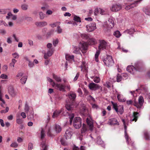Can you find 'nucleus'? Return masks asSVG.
<instances>
[{
    "mask_svg": "<svg viewBox=\"0 0 150 150\" xmlns=\"http://www.w3.org/2000/svg\"><path fill=\"white\" fill-rule=\"evenodd\" d=\"M108 22L109 23V24L107 23V22H104L103 24V30L105 33L107 32L110 29L112 28L114 26V18H113L110 17L109 18Z\"/></svg>",
    "mask_w": 150,
    "mask_h": 150,
    "instance_id": "1",
    "label": "nucleus"
},
{
    "mask_svg": "<svg viewBox=\"0 0 150 150\" xmlns=\"http://www.w3.org/2000/svg\"><path fill=\"white\" fill-rule=\"evenodd\" d=\"M141 64L139 62H137L135 64V67L132 65H129L127 68V71L131 74H133L136 71H141Z\"/></svg>",
    "mask_w": 150,
    "mask_h": 150,
    "instance_id": "2",
    "label": "nucleus"
},
{
    "mask_svg": "<svg viewBox=\"0 0 150 150\" xmlns=\"http://www.w3.org/2000/svg\"><path fill=\"white\" fill-rule=\"evenodd\" d=\"M113 107L118 114H122L124 111L123 106L122 105H117V103L112 102Z\"/></svg>",
    "mask_w": 150,
    "mask_h": 150,
    "instance_id": "3",
    "label": "nucleus"
},
{
    "mask_svg": "<svg viewBox=\"0 0 150 150\" xmlns=\"http://www.w3.org/2000/svg\"><path fill=\"white\" fill-rule=\"evenodd\" d=\"M73 126L76 129H79L81 126V120L79 117H75L74 119Z\"/></svg>",
    "mask_w": 150,
    "mask_h": 150,
    "instance_id": "4",
    "label": "nucleus"
},
{
    "mask_svg": "<svg viewBox=\"0 0 150 150\" xmlns=\"http://www.w3.org/2000/svg\"><path fill=\"white\" fill-rule=\"evenodd\" d=\"M99 44L98 49L101 50L106 49L108 47V43L103 40H99Z\"/></svg>",
    "mask_w": 150,
    "mask_h": 150,
    "instance_id": "5",
    "label": "nucleus"
},
{
    "mask_svg": "<svg viewBox=\"0 0 150 150\" xmlns=\"http://www.w3.org/2000/svg\"><path fill=\"white\" fill-rule=\"evenodd\" d=\"M53 86L55 89L62 92L66 91L65 88L66 85L63 84L55 83L53 82Z\"/></svg>",
    "mask_w": 150,
    "mask_h": 150,
    "instance_id": "6",
    "label": "nucleus"
},
{
    "mask_svg": "<svg viewBox=\"0 0 150 150\" xmlns=\"http://www.w3.org/2000/svg\"><path fill=\"white\" fill-rule=\"evenodd\" d=\"M105 64L108 66H111L114 64V61L112 57L110 55H107L106 58L103 60Z\"/></svg>",
    "mask_w": 150,
    "mask_h": 150,
    "instance_id": "7",
    "label": "nucleus"
},
{
    "mask_svg": "<svg viewBox=\"0 0 150 150\" xmlns=\"http://www.w3.org/2000/svg\"><path fill=\"white\" fill-rule=\"evenodd\" d=\"M144 102V100L142 96H140L138 98V103L137 102L135 101L134 105L137 107V108H141Z\"/></svg>",
    "mask_w": 150,
    "mask_h": 150,
    "instance_id": "8",
    "label": "nucleus"
},
{
    "mask_svg": "<svg viewBox=\"0 0 150 150\" xmlns=\"http://www.w3.org/2000/svg\"><path fill=\"white\" fill-rule=\"evenodd\" d=\"M79 46L80 50L83 53H85L87 50V45L86 42L82 41L80 42L79 44Z\"/></svg>",
    "mask_w": 150,
    "mask_h": 150,
    "instance_id": "9",
    "label": "nucleus"
},
{
    "mask_svg": "<svg viewBox=\"0 0 150 150\" xmlns=\"http://www.w3.org/2000/svg\"><path fill=\"white\" fill-rule=\"evenodd\" d=\"M86 30L89 32H91L96 28L95 23H91L86 26Z\"/></svg>",
    "mask_w": 150,
    "mask_h": 150,
    "instance_id": "10",
    "label": "nucleus"
},
{
    "mask_svg": "<svg viewBox=\"0 0 150 150\" xmlns=\"http://www.w3.org/2000/svg\"><path fill=\"white\" fill-rule=\"evenodd\" d=\"M88 86L89 88L92 91H95L100 88H101V90L102 89V88L100 86L94 83H90L88 85Z\"/></svg>",
    "mask_w": 150,
    "mask_h": 150,
    "instance_id": "11",
    "label": "nucleus"
},
{
    "mask_svg": "<svg viewBox=\"0 0 150 150\" xmlns=\"http://www.w3.org/2000/svg\"><path fill=\"white\" fill-rule=\"evenodd\" d=\"M122 8V6L119 4H115L112 5L110 10L113 12H117L120 10Z\"/></svg>",
    "mask_w": 150,
    "mask_h": 150,
    "instance_id": "12",
    "label": "nucleus"
},
{
    "mask_svg": "<svg viewBox=\"0 0 150 150\" xmlns=\"http://www.w3.org/2000/svg\"><path fill=\"white\" fill-rule=\"evenodd\" d=\"M73 130L70 128H69L67 129L65 133V136L66 139H69L71 138L73 134Z\"/></svg>",
    "mask_w": 150,
    "mask_h": 150,
    "instance_id": "13",
    "label": "nucleus"
},
{
    "mask_svg": "<svg viewBox=\"0 0 150 150\" xmlns=\"http://www.w3.org/2000/svg\"><path fill=\"white\" fill-rule=\"evenodd\" d=\"M8 93L12 97H14L17 94L16 92L14 90L12 86H9L8 88Z\"/></svg>",
    "mask_w": 150,
    "mask_h": 150,
    "instance_id": "14",
    "label": "nucleus"
},
{
    "mask_svg": "<svg viewBox=\"0 0 150 150\" xmlns=\"http://www.w3.org/2000/svg\"><path fill=\"white\" fill-rule=\"evenodd\" d=\"M52 46V44L48 43L47 44V56H51L53 53L54 50L53 48H51Z\"/></svg>",
    "mask_w": 150,
    "mask_h": 150,
    "instance_id": "15",
    "label": "nucleus"
},
{
    "mask_svg": "<svg viewBox=\"0 0 150 150\" xmlns=\"http://www.w3.org/2000/svg\"><path fill=\"white\" fill-rule=\"evenodd\" d=\"M122 122H123V125L124 126V128H125V138L126 139V142L128 144H129V138L128 135L127 134V126L126 125V124L125 123V121L124 119H122Z\"/></svg>",
    "mask_w": 150,
    "mask_h": 150,
    "instance_id": "16",
    "label": "nucleus"
},
{
    "mask_svg": "<svg viewBox=\"0 0 150 150\" xmlns=\"http://www.w3.org/2000/svg\"><path fill=\"white\" fill-rule=\"evenodd\" d=\"M67 104L66 105V108L68 111H71L73 109L74 106V103H71L70 102L67 101Z\"/></svg>",
    "mask_w": 150,
    "mask_h": 150,
    "instance_id": "17",
    "label": "nucleus"
},
{
    "mask_svg": "<svg viewBox=\"0 0 150 150\" xmlns=\"http://www.w3.org/2000/svg\"><path fill=\"white\" fill-rule=\"evenodd\" d=\"M55 132L51 127H49L47 130V137H54Z\"/></svg>",
    "mask_w": 150,
    "mask_h": 150,
    "instance_id": "18",
    "label": "nucleus"
},
{
    "mask_svg": "<svg viewBox=\"0 0 150 150\" xmlns=\"http://www.w3.org/2000/svg\"><path fill=\"white\" fill-rule=\"evenodd\" d=\"M138 113L137 112H134L133 115L131 116L130 121L131 122L135 121L136 122L138 119Z\"/></svg>",
    "mask_w": 150,
    "mask_h": 150,
    "instance_id": "19",
    "label": "nucleus"
},
{
    "mask_svg": "<svg viewBox=\"0 0 150 150\" xmlns=\"http://www.w3.org/2000/svg\"><path fill=\"white\" fill-rule=\"evenodd\" d=\"M117 95V98L119 101L121 102H124L126 100L125 98H123V96L118 92L116 93Z\"/></svg>",
    "mask_w": 150,
    "mask_h": 150,
    "instance_id": "20",
    "label": "nucleus"
},
{
    "mask_svg": "<svg viewBox=\"0 0 150 150\" xmlns=\"http://www.w3.org/2000/svg\"><path fill=\"white\" fill-rule=\"evenodd\" d=\"M86 122L89 127V129L91 131L93 130V125L92 122L90 120V118H87L86 119Z\"/></svg>",
    "mask_w": 150,
    "mask_h": 150,
    "instance_id": "21",
    "label": "nucleus"
},
{
    "mask_svg": "<svg viewBox=\"0 0 150 150\" xmlns=\"http://www.w3.org/2000/svg\"><path fill=\"white\" fill-rule=\"evenodd\" d=\"M63 111V109H61L60 110H56L54 112L53 115H52V117L53 118H55L57 117L59 115L60 113L62 112Z\"/></svg>",
    "mask_w": 150,
    "mask_h": 150,
    "instance_id": "22",
    "label": "nucleus"
},
{
    "mask_svg": "<svg viewBox=\"0 0 150 150\" xmlns=\"http://www.w3.org/2000/svg\"><path fill=\"white\" fill-rule=\"evenodd\" d=\"M16 122L18 125H21L23 123V120L20 118V116L19 114L16 115Z\"/></svg>",
    "mask_w": 150,
    "mask_h": 150,
    "instance_id": "23",
    "label": "nucleus"
},
{
    "mask_svg": "<svg viewBox=\"0 0 150 150\" xmlns=\"http://www.w3.org/2000/svg\"><path fill=\"white\" fill-rule=\"evenodd\" d=\"M88 42V44L90 45H93L97 43L96 40L94 38H89Z\"/></svg>",
    "mask_w": 150,
    "mask_h": 150,
    "instance_id": "24",
    "label": "nucleus"
},
{
    "mask_svg": "<svg viewBox=\"0 0 150 150\" xmlns=\"http://www.w3.org/2000/svg\"><path fill=\"white\" fill-rule=\"evenodd\" d=\"M68 96L69 98L71 99V102L74 100L76 96L75 93L73 92H71Z\"/></svg>",
    "mask_w": 150,
    "mask_h": 150,
    "instance_id": "25",
    "label": "nucleus"
},
{
    "mask_svg": "<svg viewBox=\"0 0 150 150\" xmlns=\"http://www.w3.org/2000/svg\"><path fill=\"white\" fill-rule=\"evenodd\" d=\"M73 50V53L76 54H78L79 52L80 48L79 47H78L76 46L73 45L72 47Z\"/></svg>",
    "mask_w": 150,
    "mask_h": 150,
    "instance_id": "26",
    "label": "nucleus"
},
{
    "mask_svg": "<svg viewBox=\"0 0 150 150\" xmlns=\"http://www.w3.org/2000/svg\"><path fill=\"white\" fill-rule=\"evenodd\" d=\"M110 125H119V124L117 120L115 118H112L110 120Z\"/></svg>",
    "mask_w": 150,
    "mask_h": 150,
    "instance_id": "27",
    "label": "nucleus"
},
{
    "mask_svg": "<svg viewBox=\"0 0 150 150\" xmlns=\"http://www.w3.org/2000/svg\"><path fill=\"white\" fill-rule=\"evenodd\" d=\"M45 136V130L43 128H41L40 132V138L42 140H43Z\"/></svg>",
    "mask_w": 150,
    "mask_h": 150,
    "instance_id": "28",
    "label": "nucleus"
},
{
    "mask_svg": "<svg viewBox=\"0 0 150 150\" xmlns=\"http://www.w3.org/2000/svg\"><path fill=\"white\" fill-rule=\"evenodd\" d=\"M88 130V128L87 126L84 124H83L82 128L81 129V133L83 134Z\"/></svg>",
    "mask_w": 150,
    "mask_h": 150,
    "instance_id": "29",
    "label": "nucleus"
},
{
    "mask_svg": "<svg viewBox=\"0 0 150 150\" xmlns=\"http://www.w3.org/2000/svg\"><path fill=\"white\" fill-rule=\"evenodd\" d=\"M65 58L66 60L71 61L74 60V56L73 55H70L69 54H67L65 55Z\"/></svg>",
    "mask_w": 150,
    "mask_h": 150,
    "instance_id": "30",
    "label": "nucleus"
},
{
    "mask_svg": "<svg viewBox=\"0 0 150 150\" xmlns=\"http://www.w3.org/2000/svg\"><path fill=\"white\" fill-rule=\"evenodd\" d=\"M91 79H93L94 81L96 83H99L100 81V79L99 77L98 76H93L91 77Z\"/></svg>",
    "mask_w": 150,
    "mask_h": 150,
    "instance_id": "31",
    "label": "nucleus"
},
{
    "mask_svg": "<svg viewBox=\"0 0 150 150\" xmlns=\"http://www.w3.org/2000/svg\"><path fill=\"white\" fill-rule=\"evenodd\" d=\"M41 150H47V146L45 142H42L41 143Z\"/></svg>",
    "mask_w": 150,
    "mask_h": 150,
    "instance_id": "32",
    "label": "nucleus"
},
{
    "mask_svg": "<svg viewBox=\"0 0 150 150\" xmlns=\"http://www.w3.org/2000/svg\"><path fill=\"white\" fill-rule=\"evenodd\" d=\"M34 112L32 109V110L30 111V114L28 116V118L32 119H33L34 117Z\"/></svg>",
    "mask_w": 150,
    "mask_h": 150,
    "instance_id": "33",
    "label": "nucleus"
},
{
    "mask_svg": "<svg viewBox=\"0 0 150 150\" xmlns=\"http://www.w3.org/2000/svg\"><path fill=\"white\" fill-rule=\"evenodd\" d=\"M135 31V29L134 28H131L130 29L126 30L125 32L131 35L133 34Z\"/></svg>",
    "mask_w": 150,
    "mask_h": 150,
    "instance_id": "34",
    "label": "nucleus"
},
{
    "mask_svg": "<svg viewBox=\"0 0 150 150\" xmlns=\"http://www.w3.org/2000/svg\"><path fill=\"white\" fill-rule=\"evenodd\" d=\"M142 0H137V1L134 2V3L131 4L130 5L131 8H132L136 6Z\"/></svg>",
    "mask_w": 150,
    "mask_h": 150,
    "instance_id": "35",
    "label": "nucleus"
},
{
    "mask_svg": "<svg viewBox=\"0 0 150 150\" xmlns=\"http://www.w3.org/2000/svg\"><path fill=\"white\" fill-rule=\"evenodd\" d=\"M53 78L55 80V81L58 82H61L62 81V79L60 77H59L55 74H53Z\"/></svg>",
    "mask_w": 150,
    "mask_h": 150,
    "instance_id": "36",
    "label": "nucleus"
},
{
    "mask_svg": "<svg viewBox=\"0 0 150 150\" xmlns=\"http://www.w3.org/2000/svg\"><path fill=\"white\" fill-rule=\"evenodd\" d=\"M100 50L98 49V50L96 51V53L95 54V60L96 62H98V58L100 53Z\"/></svg>",
    "mask_w": 150,
    "mask_h": 150,
    "instance_id": "37",
    "label": "nucleus"
},
{
    "mask_svg": "<svg viewBox=\"0 0 150 150\" xmlns=\"http://www.w3.org/2000/svg\"><path fill=\"white\" fill-rule=\"evenodd\" d=\"M113 35L117 38H119L121 35L120 32L118 30L115 31L113 33Z\"/></svg>",
    "mask_w": 150,
    "mask_h": 150,
    "instance_id": "38",
    "label": "nucleus"
},
{
    "mask_svg": "<svg viewBox=\"0 0 150 150\" xmlns=\"http://www.w3.org/2000/svg\"><path fill=\"white\" fill-rule=\"evenodd\" d=\"M55 130L56 133H59L62 130L61 127L59 125H56L55 126Z\"/></svg>",
    "mask_w": 150,
    "mask_h": 150,
    "instance_id": "39",
    "label": "nucleus"
},
{
    "mask_svg": "<svg viewBox=\"0 0 150 150\" xmlns=\"http://www.w3.org/2000/svg\"><path fill=\"white\" fill-rule=\"evenodd\" d=\"M27 77L26 76H23L21 79V82L22 84H25L27 79Z\"/></svg>",
    "mask_w": 150,
    "mask_h": 150,
    "instance_id": "40",
    "label": "nucleus"
},
{
    "mask_svg": "<svg viewBox=\"0 0 150 150\" xmlns=\"http://www.w3.org/2000/svg\"><path fill=\"white\" fill-rule=\"evenodd\" d=\"M30 109L29 106H28V104H27V103H26L25 104L24 108L25 111L26 113H28Z\"/></svg>",
    "mask_w": 150,
    "mask_h": 150,
    "instance_id": "41",
    "label": "nucleus"
},
{
    "mask_svg": "<svg viewBox=\"0 0 150 150\" xmlns=\"http://www.w3.org/2000/svg\"><path fill=\"white\" fill-rule=\"evenodd\" d=\"M81 36L83 39H84L86 40L89 38V35L85 33L81 34Z\"/></svg>",
    "mask_w": 150,
    "mask_h": 150,
    "instance_id": "42",
    "label": "nucleus"
},
{
    "mask_svg": "<svg viewBox=\"0 0 150 150\" xmlns=\"http://www.w3.org/2000/svg\"><path fill=\"white\" fill-rule=\"evenodd\" d=\"M16 62L17 61L15 59H12L11 62L9 64V66L11 67H14V65Z\"/></svg>",
    "mask_w": 150,
    "mask_h": 150,
    "instance_id": "43",
    "label": "nucleus"
},
{
    "mask_svg": "<svg viewBox=\"0 0 150 150\" xmlns=\"http://www.w3.org/2000/svg\"><path fill=\"white\" fill-rule=\"evenodd\" d=\"M73 150H85V147L83 146H81L80 149L78 147L75 146L73 148Z\"/></svg>",
    "mask_w": 150,
    "mask_h": 150,
    "instance_id": "44",
    "label": "nucleus"
},
{
    "mask_svg": "<svg viewBox=\"0 0 150 150\" xmlns=\"http://www.w3.org/2000/svg\"><path fill=\"white\" fill-rule=\"evenodd\" d=\"M97 143L98 144L101 145L103 144V142L101 140L100 137H98L97 138Z\"/></svg>",
    "mask_w": 150,
    "mask_h": 150,
    "instance_id": "45",
    "label": "nucleus"
},
{
    "mask_svg": "<svg viewBox=\"0 0 150 150\" xmlns=\"http://www.w3.org/2000/svg\"><path fill=\"white\" fill-rule=\"evenodd\" d=\"M74 115L73 113L69 115V118L70 119V124H71L72 120L74 118Z\"/></svg>",
    "mask_w": 150,
    "mask_h": 150,
    "instance_id": "46",
    "label": "nucleus"
},
{
    "mask_svg": "<svg viewBox=\"0 0 150 150\" xmlns=\"http://www.w3.org/2000/svg\"><path fill=\"white\" fill-rule=\"evenodd\" d=\"M28 7V5L26 4H23L21 5V8L23 10H26Z\"/></svg>",
    "mask_w": 150,
    "mask_h": 150,
    "instance_id": "47",
    "label": "nucleus"
},
{
    "mask_svg": "<svg viewBox=\"0 0 150 150\" xmlns=\"http://www.w3.org/2000/svg\"><path fill=\"white\" fill-rule=\"evenodd\" d=\"M74 20L78 22H81L80 18L79 17L76 16H75L74 17Z\"/></svg>",
    "mask_w": 150,
    "mask_h": 150,
    "instance_id": "48",
    "label": "nucleus"
},
{
    "mask_svg": "<svg viewBox=\"0 0 150 150\" xmlns=\"http://www.w3.org/2000/svg\"><path fill=\"white\" fill-rule=\"evenodd\" d=\"M86 110V107L85 105L83 104L81 107L80 108V110L81 113H83Z\"/></svg>",
    "mask_w": 150,
    "mask_h": 150,
    "instance_id": "49",
    "label": "nucleus"
},
{
    "mask_svg": "<svg viewBox=\"0 0 150 150\" xmlns=\"http://www.w3.org/2000/svg\"><path fill=\"white\" fill-rule=\"evenodd\" d=\"M144 11L146 14L150 15V9L146 8L144 9Z\"/></svg>",
    "mask_w": 150,
    "mask_h": 150,
    "instance_id": "50",
    "label": "nucleus"
},
{
    "mask_svg": "<svg viewBox=\"0 0 150 150\" xmlns=\"http://www.w3.org/2000/svg\"><path fill=\"white\" fill-rule=\"evenodd\" d=\"M122 79V77L119 74H117L116 78L117 81L120 82L121 81Z\"/></svg>",
    "mask_w": 150,
    "mask_h": 150,
    "instance_id": "51",
    "label": "nucleus"
},
{
    "mask_svg": "<svg viewBox=\"0 0 150 150\" xmlns=\"http://www.w3.org/2000/svg\"><path fill=\"white\" fill-rule=\"evenodd\" d=\"M28 64L29 67L30 68H33L34 66V64L32 62L30 61H29L28 62Z\"/></svg>",
    "mask_w": 150,
    "mask_h": 150,
    "instance_id": "52",
    "label": "nucleus"
},
{
    "mask_svg": "<svg viewBox=\"0 0 150 150\" xmlns=\"http://www.w3.org/2000/svg\"><path fill=\"white\" fill-rule=\"evenodd\" d=\"M99 13L102 15L105 14L106 13V12L105 10L102 8H99Z\"/></svg>",
    "mask_w": 150,
    "mask_h": 150,
    "instance_id": "53",
    "label": "nucleus"
},
{
    "mask_svg": "<svg viewBox=\"0 0 150 150\" xmlns=\"http://www.w3.org/2000/svg\"><path fill=\"white\" fill-rule=\"evenodd\" d=\"M13 58H15L17 59L19 57V54L17 52H15L13 53L12 54Z\"/></svg>",
    "mask_w": 150,
    "mask_h": 150,
    "instance_id": "54",
    "label": "nucleus"
},
{
    "mask_svg": "<svg viewBox=\"0 0 150 150\" xmlns=\"http://www.w3.org/2000/svg\"><path fill=\"white\" fill-rule=\"evenodd\" d=\"M24 19L28 21H31L33 20L32 18L28 16L25 17L24 18Z\"/></svg>",
    "mask_w": 150,
    "mask_h": 150,
    "instance_id": "55",
    "label": "nucleus"
},
{
    "mask_svg": "<svg viewBox=\"0 0 150 150\" xmlns=\"http://www.w3.org/2000/svg\"><path fill=\"white\" fill-rule=\"evenodd\" d=\"M88 100H92L93 101H94L95 100L94 98H93L91 96V95H89L86 98Z\"/></svg>",
    "mask_w": 150,
    "mask_h": 150,
    "instance_id": "56",
    "label": "nucleus"
},
{
    "mask_svg": "<svg viewBox=\"0 0 150 150\" xmlns=\"http://www.w3.org/2000/svg\"><path fill=\"white\" fill-rule=\"evenodd\" d=\"M33 148V144L31 143L30 142L28 144V149H32Z\"/></svg>",
    "mask_w": 150,
    "mask_h": 150,
    "instance_id": "57",
    "label": "nucleus"
},
{
    "mask_svg": "<svg viewBox=\"0 0 150 150\" xmlns=\"http://www.w3.org/2000/svg\"><path fill=\"white\" fill-rule=\"evenodd\" d=\"M40 18V19H43L45 17V15L41 12L39 13Z\"/></svg>",
    "mask_w": 150,
    "mask_h": 150,
    "instance_id": "58",
    "label": "nucleus"
},
{
    "mask_svg": "<svg viewBox=\"0 0 150 150\" xmlns=\"http://www.w3.org/2000/svg\"><path fill=\"white\" fill-rule=\"evenodd\" d=\"M8 76L6 75L3 74L0 76V78L2 79H7Z\"/></svg>",
    "mask_w": 150,
    "mask_h": 150,
    "instance_id": "59",
    "label": "nucleus"
},
{
    "mask_svg": "<svg viewBox=\"0 0 150 150\" xmlns=\"http://www.w3.org/2000/svg\"><path fill=\"white\" fill-rule=\"evenodd\" d=\"M13 16V14L11 12H9L7 14V16H6V18L8 19H9L11 17H12V16Z\"/></svg>",
    "mask_w": 150,
    "mask_h": 150,
    "instance_id": "60",
    "label": "nucleus"
},
{
    "mask_svg": "<svg viewBox=\"0 0 150 150\" xmlns=\"http://www.w3.org/2000/svg\"><path fill=\"white\" fill-rule=\"evenodd\" d=\"M144 135L145 138L146 140H148L149 139V134L147 132H145L144 133Z\"/></svg>",
    "mask_w": 150,
    "mask_h": 150,
    "instance_id": "61",
    "label": "nucleus"
},
{
    "mask_svg": "<svg viewBox=\"0 0 150 150\" xmlns=\"http://www.w3.org/2000/svg\"><path fill=\"white\" fill-rule=\"evenodd\" d=\"M57 31L58 33H60L62 32V29L61 28L60 26H58L57 27Z\"/></svg>",
    "mask_w": 150,
    "mask_h": 150,
    "instance_id": "62",
    "label": "nucleus"
},
{
    "mask_svg": "<svg viewBox=\"0 0 150 150\" xmlns=\"http://www.w3.org/2000/svg\"><path fill=\"white\" fill-rule=\"evenodd\" d=\"M11 146L16 148L18 146V144L16 142L13 143L10 145Z\"/></svg>",
    "mask_w": 150,
    "mask_h": 150,
    "instance_id": "63",
    "label": "nucleus"
},
{
    "mask_svg": "<svg viewBox=\"0 0 150 150\" xmlns=\"http://www.w3.org/2000/svg\"><path fill=\"white\" fill-rule=\"evenodd\" d=\"M7 42L8 44H11L12 42V41L11 40V38L10 37H9L7 38Z\"/></svg>",
    "mask_w": 150,
    "mask_h": 150,
    "instance_id": "64",
    "label": "nucleus"
}]
</instances>
